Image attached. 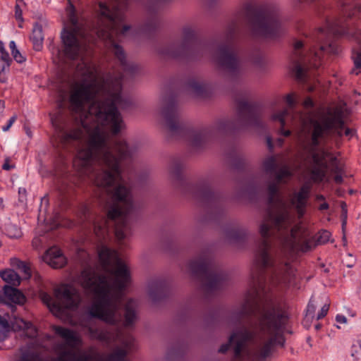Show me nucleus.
Returning a JSON list of instances; mask_svg holds the SVG:
<instances>
[{
    "label": "nucleus",
    "mask_w": 361,
    "mask_h": 361,
    "mask_svg": "<svg viewBox=\"0 0 361 361\" xmlns=\"http://www.w3.org/2000/svg\"><path fill=\"white\" fill-rule=\"evenodd\" d=\"M256 314L257 320L233 332L226 343L219 349L225 353L232 346L233 357L241 360L249 356L248 343L255 345L253 357L264 361L270 357L276 345L283 347V334L289 315L285 306L275 301L267 289L263 279L252 274L250 288L240 307L232 313V319L240 322L245 317Z\"/></svg>",
    "instance_id": "obj_1"
},
{
    "label": "nucleus",
    "mask_w": 361,
    "mask_h": 361,
    "mask_svg": "<svg viewBox=\"0 0 361 361\" xmlns=\"http://www.w3.org/2000/svg\"><path fill=\"white\" fill-rule=\"evenodd\" d=\"M71 121L59 126L58 138L63 147L73 145L89 134L87 142L78 150L73 166L85 175L91 171L93 161H97L102 166L101 171L94 175V184L109 191V188L121 180L120 162L128 160L133 156V151L125 141H117L111 148L107 142L105 133L99 125L93 127L90 132L87 119Z\"/></svg>",
    "instance_id": "obj_2"
},
{
    "label": "nucleus",
    "mask_w": 361,
    "mask_h": 361,
    "mask_svg": "<svg viewBox=\"0 0 361 361\" xmlns=\"http://www.w3.org/2000/svg\"><path fill=\"white\" fill-rule=\"evenodd\" d=\"M99 258L104 273L85 269L81 272L80 282L95 300L88 308L89 315L107 324H116L121 320L117 312L123 291L130 283V271L115 250L102 248Z\"/></svg>",
    "instance_id": "obj_3"
},
{
    "label": "nucleus",
    "mask_w": 361,
    "mask_h": 361,
    "mask_svg": "<svg viewBox=\"0 0 361 361\" xmlns=\"http://www.w3.org/2000/svg\"><path fill=\"white\" fill-rule=\"evenodd\" d=\"M121 78L114 80L92 77L72 86L69 102L71 109L81 111L86 104L93 101L88 109V116L98 124L109 127L114 135L118 134L125 124L118 107L125 108L126 102L121 97Z\"/></svg>",
    "instance_id": "obj_4"
},
{
    "label": "nucleus",
    "mask_w": 361,
    "mask_h": 361,
    "mask_svg": "<svg viewBox=\"0 0 361 361\" xmlns=\"http://www.w3.org/2000/svg\"><path fill=\"white\" fill-rule=\"evenodd\" d=\"M235 120L221 119L212 126L200 130L185 128L179 120L177 106L173 100H164L161 114L169 136L185 137L190 145L195 149L204 147L212 137L224 134L238 128H262V110L260 106L252 102L240 101L237 107Z\"/></svg>",
    "instance_id": "obj_5"
},
{
    "label": "nucleus",
    "mask_w": 361,
    "mask_h": 361,
    "mask_svg": "<svg viewBox=\"0 0 361 361\" xmlns=\"http://www.w3.org/2000/svg\"><path fill=\"white\" fill-rule=\"evenodd\" d=\"M293 222L286 228H271L270 234L268 238L269 247L267 250L268 262L265 264L257 260L262 241L260 242L255 254L256 271L254 273L257 277L262 278L263 282L266 284L265 269H269V281L273 285L287 284L290 283L294 276V271L288 262L275 264L271 254L270 237L275 231L279 233V238L283 248L293 252H307L312 250L317 245L326 243L330 238L331 233L326 230H322L318 233L316 239L311 237L312 232L305 224L300 222L295 224L290 229V226Z\"/></svg>",
    "instance_id": "obj_6"
},
{
    "label": "nucleus",
    "mask_w": 361,
    "mask_h": 361,
    "mask_svg": "<svg viewBox=\"0 0 361 361\" xmlns=\"http://www.w3.org/2000/svg\"><path fill=\"white\" fill-rule=\"evenodd\" d=\"M292 173L287 166H283L276 173V182L268 186V203L269 208L259 227L262 236V247L257 255V260L265 264L268 262L267 250L269 247L268 238L271 228H286L292 222L293 217L290 214L288 204L279 192V184L284 178H290Z\"/></svg>",
    "instance_id": "obj_7"
},
{
    "label": "nucleus",
    "mask_w": 361,
    "mask_h": 361,
    "mask_svg": "<svg viewBox=\"0 0 361 361\" xmlns=\"http://www.w3.org/2000/svg\"><path fill=\"white\" fill-rule=\"evenodd\" d=\"M111 8L104 2H99V12L97 16L94 31L98 37L109 39L114 48V53L119 60L124 73H137L139 67L134 63H128L123 48L114 41V36L125 35L130 29V26L124 25L121 30V23L124 19L123 11L126 9L128 0H113Z\"/></svg>",
    "instance_id": "obj_8"
},
{
    "label": "nucleus",
    "mask_w": 361,
    "mask_h": 361,
    "mask_svg": "<svg viewBox=\"0 0 361 361\" xmlns=\"http://www.w3.org/2000/svg\"><path fill=\"white\" fill-rule=\"evenodd\" d=\"M343 126V111L341 107H336L329 110L319 120L311 119L309 124L303 128L301 130L300 146L305 152L312 154L313 166L328 168L326 158L329 153L324 151L315 152V150L320 144V140L331 130H335L341 137Z\"/></svg>",
    "instance_id": "obj_9"
},
{
    "label": "nucleus",
    "mask_w": 361,
    "mask_h": 361,
    "mask_svg": "<svg viewBox=\"0 0 361 361\" xmlns=\"http://www.w3.org/2000/svg\"><path fill=\"white\" fill-rule=\"evenodd\" d=\"M245 18L252 33L258 37L274 39L281 36L285 28L282 25L279 7L272 3L246 4Z\"/></svg>",
    "instance_id": "obj_10"
},
{
    "label": "nucleus",
    "mask_w": 361,
    "mask_h": 361,
    "mask_svg": "<svg viewBox=\"0 0 361 361\" xmlns=\"http://www.w3.org/2000/svg\"><path fill=\"white\" fill-rule=\"evenodd\" d=\"M111 197L113 206L109 209V220H116L115 235L118 240H123L130 231V217L133 212V196L130 189L118 183L112 190Z\"/></svg>",
    "instance_id": "obj_11"
},
{
    "label": "nucleus",
    "mask_w": 361,
    "mask_h": 361,
    "mask_svg": "<svg viewBox=\"0 0 361 361\" xmlns=\"http://www.w3.org/2000/svg\"><path fill=\"white\" fill-rule=\"evenodd\" d=\"M188 270L193 276L201 280L202 289L207 293L223 288L229 281L228 274L213 263L208 252L191 260Z\"/></svg>",
    "instance_id": "obj_12"
},
{
    "label": "nucleus",
    "mask_w": 361,
    "mask_h": 361,
    "mask_svg": "<svg viewBox=\"0 0 361 361\" xmlns=\"http://www.w3.org/2000/svg\"><path fill=\"white\" fill-rule=\"evenodd\" d=\"M196 30L190 25L182 29V38L159 51L160 54L171 58H188L195 59L206 54L214 55V44L196 41Z\"/></svg>",
    "instance_id": "obj_13"
},
{
    "label": "nucleus",
    "mask_w": 361,
    "mask_h": 361,
    "mask_svg": "<svg viewBox=\"0 0 361 361\" xmlns=\"http://www.w3.org/2000/svg\"><path fill=\"white\" fill-rule=\"evenodd\" d=\"M68 1V6L66 8L68 20L75 27L72 30L63 29L61 32V38L63 46V53L66 58L75 60L81 51L82 43L77 37L76 26L78 24V18L75 10L71 0Z\"/></svg>",
    "instance_id": "obj_14"
},
{
    "label": "nucleus",
    "mask_w": 361,
    "mask_h": 361,
    "mask_svg": "<svg viewBox=\"0 0 361 361\" xmlns=\"http://www.w3.org/2000/svg\"><path fill=\"white\" fill-rule=\"evenodd\" d=\"M215 62L219 68L228 73L232 80L240 76L245 70L235 49L230 44L221 45L219 48Z\"/></svg>",
    "instance_id": "obj_15"
},
{
    "label": "nucleus",
    "mask_w": 361,
    "mask_h": 361,
    "mask_svg": "<svg viewBox=\"0 0 361 361\" xmlns=\"http://www.w3.org/2000/svg\"><path fill=\"white\" fill-rule=\"evenodd\" d=\"M58 302L65 310L76 309L81 302L80 294L77 288L69 284H61L54 290Z\"/></svg>",
    "instance_id": "obj_16"
},
{
    "label": "nucleus",
    "mask_w": 361,
    "mask_h": 361,
    "mask_svg": "<svg viewBox=\"0 0 361 361\" xmlns=\"http://www.w3.org/2000/svg\"><path fill=\"white\" fill-rule=\"evenodd\" d=\"M303 42L296 41L293 45V51L291 55L293 63L292 71L295 73L296 79L302 80L305 77V73L308 68L305 56L302 53Z\"/></svg>",
    "instance_id": "obj_17"
},
{
    "label": "nucleus",
    "mask_w": 361,
    "mask_h": 361,
    "mask_svg": "<svg viewBox=\"0 0 361 361\" xmlns=\"http://www.w3.org/2000/svg\"><path fill=\"white\" fill-rule=\"evenodd\" d=\"M42 259L44 262L54 269L62 268L67 263L66 258L57 247H52L47 250L42 256Z\"/></svg>",
    "instance_id": "obj_18"
},
{
    "label": "nucleus",
    "mask_w": 361,
    "mask_h": 361,
    "mask_svg": "<svg viewBox=\"0 0 361 361\" xmlns=\"http://www.w3.org/2000/svg\"><path fill=\"white\" fill-rule=\"evenodd\" d=\"M308 195L309 189L305 186H302L299 192L295 193L290 199V204L295 207L299 218H301L305 212Z\"/></svg>",
    "instance_id": "obj_19"
},
{
    "label": "nucleus",
    "mask_w": 361,
    "mask_h": 361,
    "mask_svg": "<svg viewBox=\"0 0 361 361\" xmlns=\"http://www.w3.org/2000/svg\"><path fill=\"white\" fill-rule=\"evenodd\" d=\"M128 353L127 350L118 348L109 354H90V361H127Z\"/></svg>",
    "instance_id": "obj_20"
},
{
    "label": "nucleus",
    "mask_w": 361,
    "mask_h": 361,
    "mask_svg": "<svg viewBox=\"0 0 361 361\" xmlns=\"http://www.w3.org/2000/svg\"><path fill=\"white\" fill-rule=\"evenodd\" d=\"M53 329L66 341L68 346L75 347L81 344V339L73 330L60 326H54Z\"/></svg>",
    "instance_id": "obj_21"
},
{
    "label": "nucleus",
    "mask_w": 361,
    "mask_h": 361,
    "mask_svg": "<svg viewBox=\"0 0 361 361\" xmlns=\"http://www.w3.org/2000/svg\"><path fill=\"white\" fill-rule=\"evenodd\" d=\"M4 294L5 298L11 302L23 305L26 300L24 294L16 288L6 285L3 287Z\"/></svg>",
    "instance_id": "obj_22"
},
{
    "label": "nucleus",
    "mask_w": 361,
    "mask_h": 361,
    "mask_svg": "<svg viewBox=\"0 0 361 361\" xmlns=\"http://www.w3.org/2000/svg\"><path fill=\"white\" fill-rule=\"evenodd\" d=\"M52 361H90V354L84 353L78 355L72 350H64L59 353Z\"/></svg>",
    "instance_id": "obj_23"
},
{
    "label": "nucleus",
    "mask_w": 361,
    "mask_h": 361,
    "mask_svg": "<svg viewBox=\"0 0 361 361\" xmlns=\"http://www.w3.org/2000/svg\"><path fill=\"white\" fill-rule=\"evenodd\" d=\"M186 90L189 94L195 97H204L207 92V86L200 80L192 79L186 85Z\"/></svg>",
    "instance_id": "obj_24"
},
{
    "label": "nucleus",
    "mask_w": 361,
    "mask_h": 361,
    "mask_svg": "<svg viewBox=\"0 0 361 361\" xmlns=\"http://www.w3.org/2000/svg\"><path fill=\"white\" fill-rule=\"evenodd\" d=\"M242 22L243 16L238 14L228 24L224 35L226 42H230L235 38L236 34L240 30Z\"/></svg>",
    "instance_id": "obj_25"
},
{
    "label": "nucleus",
    "mask_w": 361,
    "mask_h": 361,
    "mask_svg": "<svg viewBox=\"0 0 361 361\" xmlns=\"http://www.w3.org/2000/svg\"><path fill=\"white\" fill-rule=\"evenodd\" d=\"M136 302L132 299L129 300L125 305L124 326L128 327L132 326L137 319Z\"/></svg>",
    "instance_id": "obj_26"
},
{
    "label": "nucleus",
    "mask_w": 361,
    "mask_h": 361,
    "mask_svg": "<svg viewBox=\"0 0 361 361\" xmlns=\"http://www.w3.org/2000/svg\"><path fill=\"white\" fill-rule=\"evenodd\" d=\"M41 299L53 314L56 317H60L63 314V308L60 305V302L54 301L49 294L42 293L41 295Z\"/></svg>",
    "instance_id": "obj_27"
},
{
    "label": "nucleus",
    "mask_w": 361,
    "mask_h": 361,
    "mask_svg": "<svg viewBox=\"0 0 361 361\" xmlns=\"http://www.w3.org/2000/svg\"><path fill=\"white\" fill-rule=\"evenodd\" d=\"M30 40L32 42L33 48L36 51H40L42 48L44 35L42 32V26L38 23H35L30 36Z\"/></svg>",
    "instance_id": "obj_28"
},
{
    "label": "nucleus",
    "mask_w": 361,
    "mask_h": 361,
    "mask_svg": "<svg viewBox=\"0 0 361 361\" xmlns=\"http://www.w3.org/2000/svg\"><path fill=\"white\" fill-rule=\"evenodd\" d=\"M226 235L230 243H236L243 240L246 238L247 231L241 227L236 226L233 228L227 230Z\"/></svg>",
    "instance_id": "obj_29"
},
{
    "label": "nucleus",
    "mask_w": 361,
    "mask_h": 361,
    "mask_svg": "<svg viewBox=\"0 0 361 361\" xmlns=\"http://www.w3.org/2000/svg\"><path fill=\"white\" fill-rule=\"evenodd\" d=\"M323 51H328L331 53H336L334 51V47L329 44L327 47L321 46L319 51H314L313 54V56H312L311 59H310V66L312 68H318L321 65V53Z\"/></svg>",
    "instance_id": "obj_30"
},
{
    "label": "nucleus",
    "mask_w": 361,
    "mask_h": 361,
    "mask_svg": "<svg viewBox=\"0 0 361 361\" xmlns=\"http://www.w3.org/2000/svg\"><path fill=\"white\" fill-rule=\"evenodd\" d=\"M164 293V285L160 281L152 282L149 286V294L153 300L160 299Z\"/></svg>",
    "instance_id": "obj_31"
},
{
    "label": "nucleus",
    "mask_w": 361,
    "mask_h": 361,
    "mask_svg": "<svg viewBox=\"0 0 361 361\" xmlns=\"http://www.w3.org/2000/svg\"><path fill=\"white\" fill-rule=\"evenodd\" d=\"M1 279L10 283L11 286H17L20 283L19 275L12 269L1 271Z\"/></svg>",
    "instance_id": "obj_32"
},
{
    "label": "nucleus",
    "mask_w": 361,
    "mask_h": 361,
    "mask_svg": "<svg viewBox=\"0 0 361 361\" xmlns=\"http://www.w3.org/2000/svg\"><path fill=\"white\" fill-rule=\"evenodd\" d=\"M288 114V110L283 109L276 114H273L271 116V119L273 121H279L280 122V123H281L280 133L285 137H288L291 134L290 130H283V128L286 125L285 117Z\"/></svg>",
    "instance_id": "obj_33"
},
{
    "label": "nucleus",
    "mask_w": 361,
    "mask_h": 361,
    "mask_svg": "<svg viewBox=\"0 0 361 361\" xmlns=\"http://www.w3.org/2000/svg\"><path fill=\"white\" fill-rule=\"evenodd\" d=\"M183 166L179 161H175L170 164L169 175L173 181L180 180Z\"/></svg>",
    "instance_id": "obj_34"
},
{
    "label": "nucleus",
    "mask_w": 361,
    "mask_h": 361,
    "mask_svg": "<svg viewBox=\"0 0 361 361\" xmlns=\"http://www.w3.org/2000/svg\"><path fill=\"white\" fill-rule=\"evenodd\" d=\"M328 168H324L323 166H312L310 169L311 179L314 183H320L322 182L326 175Z\"/></svg>",
    "instance_id": "obj_35"
},
{
    "label": "nucleus",
    "mask_w": 361,
    "mask_h": 361,
    "mask_svg": "<svg viewBox=\"0 0 361 361\" xmlns=\"http://www.w3.org/2000/svg\"><path fill=\"white\" fill-rule=\"evenodd\" d=\"M6 234L11 238H18L21 236L20 228L16 224L9 223L5 226Z\"/></svg>",
    "instance_id": "obj_36"
},
{
    "label": "nucleus",
    "mask_w": 361,
    "mask_h": 361,
    "mask_svg": "<svg viewBox=\"0 0 361 361\" xmlns=\"http://www.w3.org/2000/svg\"><path fill=\"white\" fill-rule=\"evenodd\" d=\"M201 200L204 203L213 204L217 200V195L211 190H206L201 194Z\"/></svg>",
    "instance_id": "obj_37"
},
{
    "label": "nucleus",
    "mask_w": 361,
    "mask_h": 361,
    "mask_svg": "<svg viewBox=\"0 0 361 361\" xmlns=\"http://www.w3.org/2000/svg\"><path fill=\"white\" fill-rule=\"evenodd\" d=\"M23 324V328L25 331V334L28 338H35L37 336V330L36 327L31 323L27 322L23 320L21 321Z\"/></svg>",
    "instance_id": "obj_38"
},
{
    "label": "nucleus",
    "mask_w": 361,
    "mask_h": 361,
    "mask_svg": "<svg viewBox=\"0 0 361 361\" xmlns=\"http://www.w3.org/2000/svg\"><path fill=\"white\" fill-rule=\"evenodd\" d=\"M263 166L267 173H273L276 169V160L274 157H269L263 162Z\"/></svg>",
    "instance_id": "obj_39"
},
{
    "label": "nucleus",
    "mask_w": 361,
    "mask_h": 361,
    "mask_svg": "<svg viewBox=\"0 0 361 361\" xmlns=\"http://www.w3.org/2000/svg\"><path fill=\"white\" fill-rule=\"evenodd\" d=\"M351 356L355 361H361V338L358 340L357 345L352 346Z\"/></svg>",
    "instance_id": "obj_40"
},
{
    "label": "nucleus",
    "mask_w": 361,
    "mask_h": 361,
    "mask_svg": "<svg viewBox=\"0 0 361 361\" xmlns=\"http://www.w3.org/2000/svg\"><path fill=\"white\" fill-rule=\"evenodd\" d=\"M20 361H42L39 354L35 353H24Z\"/></svg>",
    "instance_id": "obj_41"
},
{
    "label": "nucleus",
    "mask_w": 361,
    "mask_h": 361,
    "mask_svg": "<svg viewBox=\"0 0 361 361\" xmlns=\"http://www.w3.org/2000/svg\"><path fill=\"white\" fill-rule=\"evenodd\" d=\"M106 223L107 220H104V225H94V232L99 238H104L107 233Z\"/></svg>",
    "instance_id": "obj_42"
},
{
    "label": "nucleus",
    "mask_w": 361,
    "mask_h": 361,
    "mask_svg": "<svg viewBox=\"0 0 361 361\" xmlns=\"http://www.w3.org/2000/svg\"><path fill=\"white\" fill-rule=\"evenodd\" d=\"M18 267L24 273L25 278H30L31 276V271L30 267L22 261L16 259Z\"/></svg>",
    "instance_id": "obj_43"
},
{
    "label": "nucleus",
    "mask_w": 361,
    "mask_h": 361,
    "mask_svg": "<svg viewBox=\"0 0 361 361\" xmlns=\"http://www.w3.org/2000/svg\"><path fill=\"white\" fill-rule=\"evenodd\" d=\"M23 0H16V6H15V16H16V18L18 20H19L20 22V23H22L23 22V18L22 9L20 7L19 2H23ZM19 27H22V25L20 24Z\"/></svg>",
    "instance_id": "obj_44"
},
{
    "label": "nucleus",
    "mask_w": 361,
    "mask_h": 361,
    "mask_svg": "<svg viewBox=\"0 0 361 361\" xmlns=\"http://www.w3.org/2000/svg\"><path fill=\"white\" fill-rule=\"evenodd\" d=\"M1 168L6 171H10L16 168V164L12 161L10 157H6Z\"/></svg>",
    "instance_id": "obj_45"
},
{
    "label": "nucleus",
    "mask_w": 361,
    "mask_h": 361,
    "mask_svg": "<svg viewBox=\"0 0 361 361\" xmlns=\"http://www.w3.org/2000/svg\"><path fill=\"white\" fill-rule=\"evenodd\" d=\"M355 67L357 69L361 68V52L357 51L353 56Z\"/></svg>",
    "instance_id": "obj_46"
},
{
    "label": "nucleus",
    "mask_w": 361,
    "mask_h": 361,
    "mask_svg": "<svg viewBox=\"0 0 361 361\" xmlns=\"http://www.w3.org/2000/svg\"><path fill=\"white\" fill-rule=\"evenodd\" d=\"M1 61H4L6 66L8 67L10 63L12 62V59L10 58L8 54L5 51L4 48L1 47Z\"/></svg>",
    "instance_id": "obj_47"
},
{
    "label": "nucleus",
    "mask_w": 361,
    "mask_h": 361,
    "mask_svg": "<svg viewBox=\"0 0 361 361\" xmlns=\"http://www.w3.org/2000/svg\"><path fill=\"white\" fill-rule=\"evenodd\" d=\"M329 305H324L322 307L319 313L317 314V319L319 320V319H322L323 317H324L326 315V314H327V312L329 311Z\"/></svg>",
    "instance_id": "obj_48"
},
{
    "label": "nucleus",
    "mask_w": 361,
    "mask_h": 361,
    "mask_svg": "<svg viewBox=\"0 0 361 361\" xmlns=\"http://www.w3.org/2000/svg\"><path fill=\"white\" fill-rule=\"evenodd\" d=\"M12 55L18 63H23L25 61V58L21 55L18 50L13 51V52H12Z\"/></svg>",
    "instance_id": "obj_49"
},
{
    "label": "nucleus",
    "mask_w": 361,
    "mask_h": 361,
    "mask_svg": "<svg viewBox=\"0 0 361 361\" xmlns=\"http://www.w3.org/2000/svg\"><path fill=\"white\" fill-rule=\"evenodd\" d=\"M331 165L332 166L331 171L334 173H338L339 171V167L337 164V159L336 157H331Z\"/></svg>",
    "instance_id": "obj_50"
},
{
    "label": "nucleus",
    "mask_w": 361,
    "mask_h": 361,
    "mask_svg": "<svg viewBox=\"0 0 361 361\" xmlns=\"http://www.w3.org/2000/svg\"><path fill=\"white\" fill-rule=\"evenodd\" d=\"M16 118H17V116L16 115H13V116H11V118L9 119V121H8V124L3 127V128H2L3 130L7 131L11 128V126L13 125V123L15 122Z\"/></svg>",
    "instance_id": "obj_51"
},
{
    "label": "nucleus",
    "mask_w": 361,
    "mask_h": 361,
    "mask_svg": "<svg viewBox=\"0 0 361 361\" xmlns=\"http://www.w3.org/2000/svg\"><path fill=\"white\" fill-rule=\"evenodd\" d=\"M342 217V230L343 232L345 230L346 224H347V209H345L344 212H342L341 214Z\"/></svg>",
    "instance_id": "obj_52"
},
{
    "label": "nucleus",
    "mask_w": 361,
    "mask_h": 361,
    "mask_svg": "<svg viewBox=\"0 0 361 361\" xmlns=\"http://www.w3.org/2000/svg\"><path fill=\"white\" fill-rule=\"evenodd\" d=\"M303 106L306 109H310L314 106V102L310 97H307L303 102Z\"/></svg>",
    "instance_id": "obj_53"
},
{
    "label": "nucleus",
    "mask_w": 361,
    "mask_h": 361,
    "mask_svg": "<svg viewBox=\"0 0 361 361\" xmlns=\"http://www.w3.org/2000/svg\"><path fill=\"white\" fill-rule=\"evenodd\" d=\"M316 307L314 304L309 303L307 308V315H310L311 317H313V314L315 312Z\"/></svg>",
    "instance_id": "obj_54"
},
{
    "label": "nucleus",
    "mask_w": 361,
    "mask_h": 361,
    "mask_svg": "<svg viewBox=\"0 0 361 361\" xmlns=\"http://www.w3.org/2000/svg\"><path fill=\"white\" fill-rule=\"evenodd\" d=\"M18 193L20 195V200L22 202L24 201L27 196L26 189L24 188H20L18 190Z\"/></svg>",
    "instance_id": "obj_55"
},
{
    "label": "nucleus",
    "mask_w": 361,
    "mask_h": 361,
    "mask_svg": "<svg viewBox=\"0 0 361 361\" xmlns=\"http://www.w3.org/2000/svg\"><path fill=\"white\" fill-rule=\"evenodd\" d=\"M357 10L358 12H361V4H357L354 6L353 9L348 13L347 17L348 18H352L354 16V11Z\"/></svg>",
    "instance_id": "obj_56"
},
{
    "label": "nucleus",
    "mask_w": 361,
    "mask_h": 361,
    "mask_svg": "<svg viewBox=\"0 0 361 361\" xmlns=\"http://www.w3.org/2000/svg\"><path fill=\"white\" fill-rule=\"evenodd\" d=\"M286 102L291 107L294 104V99L292 94H288L286 97Z\"/></svg>",
    "instance_id": "obj_57"
},
{
    "label": "nucleus",
    "mask_w": 361,
    "mask_h": 361,
    "mask_svg": "<svg viewBox=\"0 0 361 361\" xmlns=\"http://www.w3.org/2000/svg\"><path fill=\"white\" fill-rule=\"evenodd\" d=\"M336 320L340 324H345L346 322V318L343 315H337Z\"/></svg>",
    "instance_id": "obj_58"
},
{
    "label": "nucleus",
    "mask_w": 361,
    "mask_h": 361,
    "mask_svg": "<svg viewBox=\"0 0 361 361\" xmlns=\"http://www.w3.org/2000/svg\"><path fill=\"white\" fill-rule=\"evenodd\" d=\"M9 327L8 322L6 319L1 317V328L8 329Z\"/></svg>",
    "instance_id": "obj_59"
},
{
    "label": "nucleus",
    "mask_w": 361,
    "mask_h": 361,
    "mask_svg": "<svg viewBox=\"0 0 361 361\" xmlns=\"http://www.w3.org/2000/svg\"><path fill=\"white\" fill-rule=\"evenodd\" d=\"M334 180L336 183L341 184L343 182V178L341 175H336L334 177Z\"/></svg>",
    "instance_id": "obj_60"
},
{
    "label": "nucleus",
    "mask_w": 361,
    "mask_h": 361,
    "mask_svg": "<svg viewBox=\"0 0 361 361\" xmlns=\"http://www.w3.org/2000/svg\"><path fill=\"white\" fill-rule=\"evenodd\" d=\"M267 145L269 147V148L271 149L273 148V144H272V140H271V138L270 137H267Z\"/></svg>",
    "instance_id": "obj_61"
},
{
    "label": "nucleus",
    "mask_w": 361,
    "mask_h": 361,
    "mask_svg": "<svg viewBox=\"0 0 361 361\" xmlns=\"http://www.w3.org/2000/svg\"><path fill=\"white\" fill-rule=\"evenodd\" d=\"M9 47H10V48H11V52H13V51H15V50H18V49H16V44H15V42H14L13 41H11V42H10V44H9Z\"/></svg>",
    "instance_id": "obj_62"
},
{
    "label": "nucleus",
    "mask_w": 361,
    "mask_h": 361,
    "mask_svg": "<svg viewBox=\"0 0 361 361\" xmlns=\"http://www.w3.org/2000/svg\"><path fill=\"white\" fill-rule=\"evenodd\" d=\"M328 208H329V204L326 202L320 204V206H319L320 210H325V209H327Z\"/></svg>",
    "instance_id": "obj_63"
},
{
    "label": "nucleus",
    "mask_w": 361,
    "mask_h": 361,
    "mask_svg": "<svg viewBox=\"0 0 361 361\" xmlns=\"http://www.w3.org/2000/svg\"><path fill=\"white\" fill-rule=\"evenodd\" d=\"M276 142H277L278 145L281 146L283 143V139L279 138V139H277Z\"/></svg>",
    "instance_id": "obj_64"
}]
</instances>
